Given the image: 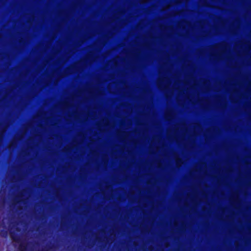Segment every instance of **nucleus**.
Instances as JSON below:
<instances>
[{"instance_id":"obj_1","label":"nucleus","mask_w":251,"mask_h":251,"mask_svg":"<svg viewBox=\"0 0 251 251\" xmlns=\"http://www.w3.org/2000/svg\"><path fill=\"white\" fill-rule=\"evenodd\" d=\"M166 81H167V79H166V78H164L162 79L161 78H160L157 81V84H158V86L161 89H163V88H165V87H166L167 86H164L163 88H162L161 86V81L166 82Z\"/></svg>"},{"instance_id":"obj_2","label":"nucleus","mask_w":251,"mask_h":251,"mask_svg":"<svg viewBox=\"0 0 251 251\" xmlns=\"http://www.w3.org/2000/svg\"><path fill=\"white\" fill-rule=\"evenodd\" d=\"M180 162V160L179 159H177V160H176L177 164H179Z\"/></svg>"}]
</instances>
